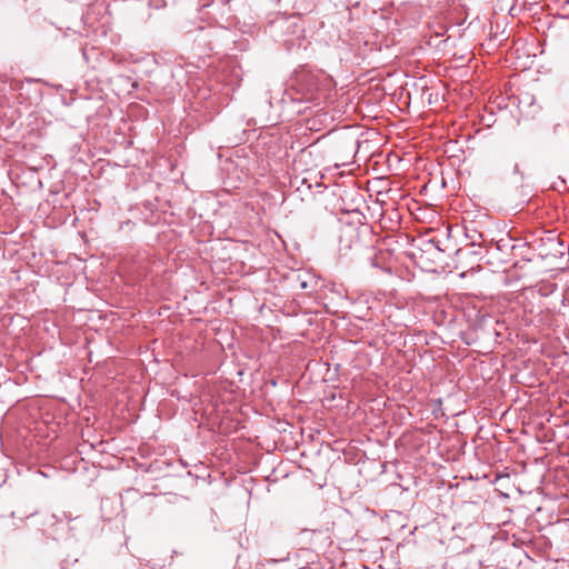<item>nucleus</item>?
I'll return each instance as SVG.
<instances>
[{"mask_svg": "<svg viewBox=\"0 0 569 569\" xmlns=\"http://www.w3.org/2000/svg\"><path fill=\"white\" fill-rule=\"evenodd\" d=\"M358 238H359V234L356 229H348L343 232V234H341V241L348 240L351 242L353 239L358 240Z\"/></svg>", "mask_w": 569, "mask_h": 569, "instance_id": "obj_1", "label": "nucleus"}]
</instances>
